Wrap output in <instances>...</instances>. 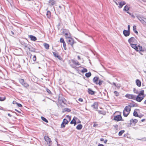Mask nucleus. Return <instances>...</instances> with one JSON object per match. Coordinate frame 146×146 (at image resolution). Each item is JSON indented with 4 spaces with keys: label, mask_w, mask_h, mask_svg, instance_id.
Wrapping results in <instances>:
<instances>
[{
    "label": "nucleus",
    "mask_w": 146,
    "mask_h": 146,
    "mask_svg": "<svg viewBox=\"0 0 146 146\" xmlns=\"http://www.w3.org/2000/svg\"><path fill=\"white\" fill-rule=\"evenodd\" d=\"M131 46L134 49L137 51H143L142 48L141 46L135 44H130Z\"/></svg>",
    "instance_id": "1"
},
{
    "label": "nucleus",
    "mask_w": 146,
    "mask_h": 146,
    "mask_svg": "<svg viewBox=\"0 0 146 146\" xmlns=\"http://www.w3.org/2000/svg\"><path fill=\"white\" fill-rule=\"evenodd\" d=\"M138 122V120L136 119H132L130 120L128 126H134L135 125V123Z\"/></svg>",
    "instance_id": "2"
},
{
    "label": "nucleus",
    "mask_w": 146,
    "mask_h": 146,
    "mask_svg": "<svg viewBox=\"0 0 146 146\" xmlns=\"http://www.w3.org/2000/svg\"><path fill=\"white\" fill-rule=\"evenodd\" d=\"M20 83L24 87H27L29 86V85L23 79H20L19 80Z\"/></svg>",
    "instance_id": "3"
},
{
    "label": "nucleus",
    "mask_w": 146,
    "mask_h": 146,
    "mask_svg": "<svg viewBox=\"0 0 146 146\" xmlns=\"http://www.w3.org/2000/svg\"><path fill=\"white\" fill-rule=\"evenodd\" d=\"M44 139L45 141L47 142V144L49 146H50L52 144V141L50 138L48 136H45L44 137Z\"/></svg>",
    "instance_id": "4"
},
{
    "label": "nucleus",
    "mask_w": 146,
    "mask_h": 146,
    "mask_svg": "<svg viewBox=\"0 0 146 146\" xmlns=\"http://www.w3.org/2000/svg\"><path fill=\"white\" fill-rule=\"evenodd\" d=\"M137 19L143 25L146 24V18L144 17H137Z\"/></svg>",
    "instance_id": "5"
},
{
    "label": "nucleus",
    "mask_w": 146,
    "mask_h": 146,
    "mask_svg": "<svg viewBox=\"0 0 146 146\" xmlns=\"http://www.w3.org/2000/svg\"><path fill=\"white\" fill-rule=\"evenodd\" d=\"M128 42L131 44H136L137 41L134 37H132L128 39Z\"/></svg>",
    "instance_id": "6"
},
{
    "label": "nucleus",
    "mask_w": 146,
    "mask_h": 146,
    "mask_svg": "<svg viewBox=\"0 0 146 146\" xmlns=\"http://www.w3.org/2000/svg\"><path fill=\"white\" fill-rule=\"evenodd\" d=\"M123 114L124 116L127 117L128 115V106H126L123 112Z\"/></svg>",
    "instance_id": "7"
},
{
    "label": "nucleus",
    "mask_w": 146,
    "mask_h": 146,
    "mask_svg": "<svg viewBox=\"0 0 146 146\" xmlns=\"http://www.w3.org/2000/svg\"><path fill=\"white\" fill-rule=\"evenodd\" d=\"M122 117L120 115H117L114 117V119L117 121H119L121 120Z\"/></svg>",
    "instance_id": "8"
},
{
    "label": "nucleus",
    "mask_w": 146,
    "mask_h": 146,
    "mask_svg": "<svg viewBox=\"0 0 146 146\" xmlns=\"http://www.w3.org/2000/svg\"><path fill=\"white\" fill-rule=\"evenodd\" d=\"M68 44H70L72 46H73L74 44V40L73 39L70 38L68 40Z\"/></svg>",
    "instance_id": "9"
},
{
    "label": "nucleus",
    "mask_w": 146,
    "mask_h": 146,
    "mask_svg": "<svg viewBox=\"0 0 146 146\" xmlns=\"http://www.w3.org/2000/svg\"><path fill=\"white\" fill-rule=\"evenodd\" d=\"M139 96H140V95H138L137 97L136 96L135 99L137 102H140L144 98H143V97H139Z\"/></svg>",
    "instance_id": "10"
},
{
    "label": "nucleus",
    "mask_w": 146,
    "mask_h": 146,
    "mask_svg": "<svg viewBox=\"0 0 146 146\" xmlns=\"http://www.w3.org/2000/svg\"><path fill=\"white\" fill-rule=\"evenodd\" d=\"M118 4H119V5L118 6V7L120 9L122 8L123 6L125 5V3L124 1H121L119 2Z\"/></svg>",
    "instance_id": "11"
},
{
    "label": "nucleus",
    "mask_w": 146,
    "mask_h": 146,
    "mask_svg": "<svg viewBox=\"0 0 146 146\" xmlns=\"http://www.w3.org/2000/svg\"><path fill=\"white\" fill-rule=\"evenodd\" d=\"M128 99L135 100L136 96L134 95L128 94Z\"/></svg>",
    "instance_id": "12"
},
{
    "label": "nucleus",
    "mask_w": 146,
    "mask_h": 146,
    "mask_svg": "<svg viewBox=\"0 0 146 146\" xmlns=\"http://www.w3.org/2000/svg\"><path fill=\"white\" fill-rule=\"evenodd\" d=\"M91 106L93 108L97 109L98 106V103L97 102H95Z\"/></svg>",
    "instance_id": "13"
},
{
    "label": "nucleus",
    "mask_w": 146,
    "mask_h": 146,
    "mask_svg": "<svg viewBox=\"0 0 146 146\" xmlns=\"http://www.w3.org/2000/svg\"><path fill=\"white\" fill-rule=\"evenodd\" d=\"M144 91L143 90H142L140 91V92L138 94V95H140V96H139V97H143V98H144Z\"/></svg>",
    "instance_id": "14"
},
{
    "label": "nucleus",
    "mask_w": 146,
    "mask_h": 146,
    "mask_svg": "<svg viewBox=\"0 0 146 146\" xmlns=\"http://www.w3.org/2000/svg\"><path fill=\"white\" fill-rule=\"evenodd\" d=\"M99 79V78L97 77H95L93 79V81L94 83L96 84H98V81Z\"/></svg>",
    "instance_id": "15"
},
{
    "label": "nucleus",
    "mask_w": 146,
    "mask_h": 146,
    "mask_svg": "<svg viewBox=\"0 0 146 146\" xmlns=\"http://www.w3.org/2000/svg\"><path fill=\"white\" fill-rule=\"evenodd\" d=\"M136 84L138 87H140L141 85V82L140 80L137 79L136 81Z\"/></svg>",
    "instance_id": "16"
},
{
    "label": "nucleus",
    "mask_w": 146,
    "mask_h": 146,
    "mask_svg": "<svg viewBox=\"0 0 146 146\" xmlns=\"http://www.w3.org/2000/svg\"><path fill=\"white\" fill-rule=\"evenodd\" d=\"M29 37L32 40L35 41L36 40V38L33 36L31 35H30L29 36Z\"/></svg>",
    "instance_id": "17"
},
{
    "label": "nucleus",
    "mask_w": 146,
    "mask_h": 146,
    "mask_svg": "<svg viewBox=\"0 0 146 146\" xmlns=\"http://www.w3.org/2000/svg\"><path fill=\"white\" fill-rule=\"evenodd\" d=\"M75 118L76 119H77L76 118L74 117L73 119L70 122V123L71 124H74V125H76V120L75 119Z\"/></svg>",
    "instance_id": "18"
},
{
    "label": "nucleus",
    "mask_w": 146,
    "mask_h": 146,
    "mask_svg": "<svg viewBox=\"0 0 146 146\" xmlns=\"http://www.w3.org/2000/svg\"><path fill=\"white\" fill-rule=\"evenodd\" d=\"M88 92L89 94H91V95H94V92L92 91L90 89H88Z\"/></svg>",
    "instance_id": "19"
},
{
    "label": "nucleus",
    "mask_w": 146,
    "mask_h": 146,
    "mask_svg": "<svg viewBox=\"0 0 146 146\" xmlns=\"http://www.w3.org/2000/svg\"><path fill=\"white\" fill-rule=\"evenodd\" d=\"M72 61L73 63L75 64L76 65H80L79 62L77 61L74 60H72Z\"/></svg>",
    "instance_id": "20"
},
{
    "label": "nucleus",
    "mask_w": 146,
    "mask_h": 146,
    "mask_svg": "<svg viewBox=\"0 0 146 146\" xmlns=\"http://www.w3.org/2000/svg\"><path fill=\"white\" fill-rule=\"evenodd\" d=\"M48 18H50L51 17V13L50 11H48L46 14Z\"/></svg>",
    "instance_id": "21"
},
{
    "label": "nucleus",
    "mask_w": 146,
    "mask_h": 146,
    "mask_svg": "<svg viewBox=\"0 0 146 146\" xmlns=\"http://www.w3.org/2000/svg\"><path fill=\"white\" fill-rule=\"evenodd\" d=\"M50 4L53 5L55 3V2L54 0H50L49 2Z\"/></svg>",
    "instance_id": "22"
},
{
    "label": "nucleus",
    "mask_w": 146,
    "mask_h": 146,
    "mask_svg": "<svg viewBox=\"0 0 146 146\" xmlns=\"http://www.w3.org/2000/svg\"><path fill=\"white\" fill-rule=\"evenodd\" d=\"M123 33L124 36H128V31L124 30L123 32Z\"/></svg>",
    "instance_id": "23"
},
{
    "label": "nucleus",
    "mask_w": 146,
    "mask_h": 146,
    "mask_svg": "<svg viewBox=\"0 0 146 146\" xmlns=\"http://www.w3.org/2000/svg\"><path fill=\"white\" fill-rule=\"evenodd\" d=\"M82 127V126L81 124H79L76 127V129L78 130L81 129Z\"/></svg>",
    "instance_id": "24"
},
{
    "label": "nucleus",
    "mask_w": 146,
    "mask_h": 146,
    "mask_svg": "<svg viewBox=\"0 0 146 146\" xmlns=\"http://www.w3.org/2000/svg\"><path fill=\"white\" fill-rule=\"evenodd\" d=\"M113 1L116 4L118 5V3L121 1V0H113Z\"/></svg>",
    "instance_id": "25"
},
{
    "label": "nucleus",
    "mask_w": 146,
    "mask_h": 146,
    "mask_svg": "<svg viewBox=\"0 0 146 146\" xmlns=\"http://www.w3.org/2000/svg\"><path fill=\"white\" fill-rule=\"evenodd\" d=\"M24 47L25 49L27 50L30 49V47L27 44H25L24 45Z\"/></svg>",
    "instance_id": "26"
},
{
    "label": "nucleus",
    "mask_w": 146,
    "mask_h": 146,
    "mask_svg": "<svg viewBox=\"0 0 146 146\" xmlns=\"http://www.w3.org/2000/svg\"><path fill=\"white\" fill-rule=\"evenodd\" d=\"M133 29L134 32L136 33H138V32L136 30V26L134 25L133 27Z\"/></svg>",
    "instance_id": "27"
},
{
    "label": "nucleus",
    "mask_w": 146,
    "mask_h": 146,
    "mask_svg": "<svg viewBox=\"0 0 146 146\" xmlns=\"http://www.w3.org/2000/svg\"><path fill=\"white\" fill-rule=\"evenodd\" d=\"M44 46L45 48L47 49H49V45L46 43H44Z\"/></svg>",
    "instance_id": "28"
},
{
    "label": "nucleus",
    "mask_w": 146,
    "mask_h": 146,
    "mask_svg": "<svg viewBox=\"0 0 146 146\" xmlns=\"http://www.w3.org/2000/svg\"><path fill=\"white\" fill-rule=\"evenodd\" d=\"M91 75V74L90 72H89L88 73H87L85 74V76L87 78L89 77Z\"/></svg>",
    "instance_id": "29"
},
{
    "label": "nucleus",
    "mask_w": 146,
    "mask_h": 146,
    "mask_svg": "<svg viewBox=\"0 0 146 146\" xmlns=\"http://www.w3.org/2000/svg\"><path fill=\"white\" fill-rule=\"evenodd\" d=\"M53 53L54 56L55 57H57L58 58H59V56L58 55L57 53L55 52H53Z\"/></svg>",
    "instance_id": "30"
},
{
    "label": "nucleus",
    "mask_w": 146,
    "mask_h": 146,
    "mask_svg": "<svg viewBox=\"0 0 146 146\" xmlns=\"http://www.w3.org/2000/svg\"><path fill=\"white\" fill-rule=\"evenodd\" d=\"M41 118L42 119L44 122L46 123H48V121L46 119V118H45L44 117H41Z\"/></svg>",
    "instance_id": "31"
},
{
    "label": "nucleus",
    "mask_w": 146,
    "mask_h": 146,
    "mask_svg": "<svg viewBox=\"0 0 146 146\" xmlns=\"http://www.w3.org/2000/svg\"><path fill=\"white\" fill-rule=\"evenodd\" d=\"M123 10L126 11L127 13H128V6L127 5H126L124 7Z\"/></svg>",
    "instance_id": "32"
},
{
    "label": "nucleus",
    "mask_w": 146,
    "mask_h": 146,
    "mask_svg": "<svg viewBox=\"0 0 146 146\" xmlns=\"http://www.w3.org/2000/svg\"><path fill=\"white\" fill-rule=\"evenodd\" d=\"M69 32L66 29H63L62 30V33H63L64 34H65V33H66L67 32Z\"/></svg>",
    "instance_id": "33"
},
{
    "label": "nucleus",
    "mask_w": 146,
    "mask_h": 146,
    "mask_svg": "<svg viewBox=\"0 0 146 146\" xmlns=\"http://www.w3.org/2000/svg\"><path fill=\"white\" fill-rule=\"evenodd\" d=\"M63 122L65 123V124H67L68 123V121L65 119H64Z\"/></svg>",
    "instance_id": "34"
},
{
    "label": "nucleus",
    "mask_w": 146,
    "mask_h": 146,
    "mask_svg": "<svg viewBox=\"0 0 146 146\" xmlns=\"http://www.w3.org/2000/svg\"><path fill=\"white\" fill-rule=\"evenodd\" d=\"M124 132V130H121L120 131L118 135L119 136L121 135Z\"/></svg>",
    "instance_id": "35"
},
{
    "label": "nucleus",
    "mask_w": 146,
    "mask_h": 146,
    "mask_svg": "<svg viewBox=\"0 0 146 146\" xmlns=\"http://www.w3.org/2000/svg\"><path fill=\"white\" fill-rule=\"evenodd\" d=\"M87 72V70L86 68H84L82 70H81V72L82 73L85 72Z\"/></svg>",
    "instance_id": "36"
},
{
    "label": "nucleus",
    "mask_w": 146,
    "mask_h": 146,
    "mask_svg": "<svg viewBox=\"0 0 146 146\" xmlns=\"http://www.w3.org/2000/svg\"><path fill=\"white\" fill-rule=\"evenodd\" d=\"M5 97H0V101H4L5 99Z\"/></svg>",
    "instance_id": "37"
},
{
    "label": "nucleus",
    "mask_w": 146,
    "mask_h": 146,
    "mask_svg": "<svg viewBox=\"0 0 146 146\" xmlns=\"http://www.w3.org/2000/svg\"><path fill=\"white\" fill-rule=\"evenodd\" d=\"M66 124H65V123H63V122H62V123L61 124V128H63L65 127V125Z\"/></svg>",
    "instance_id": "38"
},
{
    "label": "nucleus",
    "mask_w": 146,
    "mask_h": 146,
    "mask_svg": "<svg viewBox=\"0 0 146 146\" xmlns=\"http://www.w3.org/2000/svg\"><path fill=\"white\" fill-rule=\"evenodd\" d=\"M29 51H30L32 52H35V49L33 48H30V49H29Z\"/></svg>",
    "instance_id": "39"
},
{
    "label": "nucleus",
    "mask_w": 146,
    "mask_h": 146,
    "mask_svg": "<svg viewBox=\"0 0 146 146\" xmlns=\"http://www.w3.org/2000/svg\"><path fill=\"white\" fill-rule=\"evenodd\" d=\"M133 115L135 116H138V115L137 112L134 111L133 113Z\"/></svg>",
    "instance_id": "40"
},
{
    "label": "nucleus",
    "mask_w": 146,
    "mask_h": 146,
    "mask_svg": "<svg viewBox=\"0 0 146 146\" xmlns=\"http://www.w3.org/2000/svg\"><path fill=\"white\" fill-rule=\"evenodd\" d=\"M64 110L65 111H67L68 112H70L71 111L70 109L67 108H65Z\"/></svg>",
    "instance_id": "41"
},
{
    "label": "nucleus",
    "mask_w": 146,
    "mask_h": 146,
    "mask_svg": "<svg viewBox=\"0 0 146 146\" xmlns=\"http://www.w3.org/2000/svg\"><path fill=\"white\" fill-rule=\"evenodd\" d=\"M60 42L62 43H64V42H65V41L64 40V39L62 38H61L60 39Z\"/></svg>",
    "instance_id": "42"
},
{
    "label": "nucleus",
    "mask_w": 146,
    "mask_h": 146,
    "mask_svg": "<svg viewBox=\"0 0 146 146\" xmlns=\"http://www.w3.org/2000/svg\"><path fill=\"white\" fill-rule=\"evenodd\" d=\"M103 82V81H101V80H100L99 81V82H98V84L99 85H101L102 84V82Z\"/></svg>",
    "instance_id": "43"
},
{
    "label": "nucleus",
    "mask_w": 146,
    "mask_h": 146,
    "mask_svg": "<svg viewBox=\"0 0 146 146\" xmlns=\"http://www.w3.org/2000/svg\"><path fill=\"white\" fill-rule=\"evenodd\" d=\"M133 92L134 93H136V94H138V91L135 88H134L133 89Z\"/></svg>",
    "instance_id": "44"
},
{
    "label": "nucleus",
    "mask_w": 146,
    "mask_h": 146,
    "mask_svg": "<svg viewBox=\"0 0 146 146\" xmlns=\"http://www.w3.org/2000/svg\"><path fill=\"white\" fill-rule=\"evenodd\" d=\"M63 47L64 48L65 50H66V44L65 42H64V43H63Z\"/></svg>",
    "instance_id": "45"
},
{
    "label": "nucleus",
    "mask_w": 146,
    "mask_h": 146,
    "mask_svg": "<svg viewBox=\"0 0 146 146\" xmlns=\"http://www.w3.org/2000/svg\"><path fill=\"white\" fill-rule=\"evenodd\" d=\"M70 37L71 36L70 35V34H69V35H68L66 36H65L66 38H68V39L71 38Z\"/></svg>",
    "instance_id": "46"
},
{
    "label": "nucleus",
    "mask_w": 146,
    "mask_h": 146,
    "mask_svg": "<svg viewBox=\"0 0 146 146\" xmlns=\"http://www.w3.org/2000/svg\"><path fill=\"white\" fill-rule=\"evenodd\" d=\"M114 93L116 96H118L119 95V93L116 91L114 92Z\"/></svg>",
    "instance_id": "47"
},
{
    "label": "nucleus",
    "mask_w": 146,
    "mask_h": 146,
    "mask_svg": "<svg viewBox=\"0 0 146 146\" xmlns=\"http://www.w3.org/2000/svg\"><path fill=\"white\" fill-rule=\"evenodd\" d=\"M33 59L34 61H35L36 60V57L35 55H34L33 58Z\"/></svg>",
    "instance_id": "48"
},
{
    "label": "nucleus",
    "mask_w": 146,
    "mask_h": 146,
    "mask_svg": "<svg viewBox=\"0 0 146 146\" xmlns=\"http://www.w3.org/2000/svg\"><path fill=\"white\" fill-rule=\"evenodd\" d=\"M17 105L18 107H22V105L20 104H19V103H17Z\"/></svg>",
    "instance_id": "49"
},
{
    "label": "nucleus",
    "mask_w": 146,
    "mask_h": 146,
    "mask_svg": "<svg viewBox=\"0 0 146 146\" xmlns=\"http://www.w3.org/2000/svg\"><path fill=\"white\" fill-rule=\"evenodd\" d=\"M115 86L117 87V88L118 89L120 87V85L119 84H118L116 85Z\"/></svg>",
    "instance_id": "50"
},
{
    "label": "nucleus",
    "mask_w": 146,
    "mask_h": 146,
    "mask_svg": "<svg viewBox=\"0 0 146 146\" xmlns=\"http://www.w3.org/2000/svg\"><path fill=\"white\" fill-rule=\"evenodd\" d=\"M128 14H129L131 16V17H133V18L134 17V15H133V14H131V13H129V12H128Z\"/></svg>",
    "instance_id": "51"
},
{
    "label": "nucleus",
    "mask_w": 146,
    "mask_h": 146,
    "mask_svg": "<svg viewBox=\"0 0 146 146\" xmlns=\"http://www.w3.org/2000/svg\"><path fill=\"white\" fill-rule=\"evenodd\" d=\"M78 101L80 102H82L83 101V100L82 98H79L78 99Z\"/></svg>",
    "instance_id": "52"
},
{
    "label": "nucleus",
    "mask_w": 146,
    "mask_h": 146,
    "mask_svg": "<svg viewBox=\"0 0 146 146\" xmlns=\"http://www.w3.org/2000/svg\"><path fill=\"white\" fill-rule=\"evenodd\" d=\"M13 104H17V103L15 101H14L13 102Z\"/></svg>",
    "instance_id": "53"
},
{
    "label": "nucleus",
    "mask_w": 146,
    "mask_h": 146,
    "mask_svg": "<svg viewBox=\"0 0 146 146\" xmlns=\"http://www.w3.org/2000/svg\"><path fill=\"white\" fill-rule=\"evenodd\" d=\"M70 34L69 32H67V33H65L64 34L65 35V36H66L68 35H69V34Z\"/></svg>",
    "instance_id": "54"
},
{
    "label": "nucleus",
    "mask_w": 146,
    "mask_h": 146,
    "mask_svg": "<svg viewBox=\"0 0 146 146\" xmlns=\"http://www.w3.org/2000/svg\"><path fill=\"white\" fill-rule=\"evenodd\" d=\"M46 91H47V92L49 94H50V93H51V92L50 91V90H49V89H46Z\"/></svg>",
    "instance_id": "55"
},
{
    "label": "nucleus",
    "mask_w": 146,
    "mask_h": 146,
    "mask_svg": "<svg viewBox=\"0 0 146 146\" xmlns=\"http://www.w3.org/2000/svg\"><path fill=\"white\" fill-rule=\"evenodd\" d=\"M66 117L67 118H68L69 119V121L71 120V117H70L69 116L67 115Z\"/></svg>",
    "instance_id": "56"
},
{
    "label": "nucleus",
    "mask_w": 146,
    "mask_h": 146,
    "mask_svg": "<svg viewBox=\"0 0 146 146\" xmlns=\"http://www.w3.org/2000/svg\"><path fill=\"white\" fill-rule=\"evenodd\" d=\"M55 140H56V143H57V146H60V144H58V142H57V139H55Z\"/></svg>",
    "instance_id": "57"
},
{
    "label": "nucleus",
    "mask_w": 146,
    "mask_h": 146,
    "mask_svg": "<svg viewBox=\"0 0 146 146\" xmlns=\"http://www.w3.org/2000/svg\"><path fill=\"white\" fill-rule=\"evenodd\" d=\"M15 111H17V112H18V113H21V112L20 111H19L18 110H17L15 109Z\"/></svg>",
    "instance_id": "58"
},
{
    "label": "nucleus",
    "mask_w": 146,
    "mask_h": 146,
    "mask_svg": "<svg viewBox=\"0 0 146 146\" xmlns=\"http://www.w3.org/2000/svg\"><path fill=\"white\" fill-rule=\"evenodd\" d=\"M128 36H129V30L130 26L129 25H128Z\"/></svg>",
    "instance_id": "59"
},
{
    "label": "nucleus",
    "mask_w": 146,
    "mask_h": 146,
    "mask_svg": "<svg viewBox=\"0 0 146 146\" xmlns=\"http://www.w3.org/2000/svg\"><path fill=\"white\" fill-rule=\"evenodd\" d=\"M98 146H104V145L102 144H98Z\"/></svg>",
    "instance_id": "60"
},
{
    "label": "nucleus",
    "mask_w": 146,
    "mask_h": 146,
    "mask_svg": "<svg viewBox=\"0 0 146 146\" xmlns=\"http://www.w3.org/2000/svg\"><path fill=\"white\" fill-rule=\"evenodd\" d=\"M107 140H105L104 141V143H106L107 142Z\"/></svg>",
    "instance_id": "61"
},
{
    "label": "nucleus",
    "mask_w": 146,
    "mask_h": 146,
    "mask_svg": "<svg viewBox=\"0 0 146 146\" xmlns=\"http://www.w3.org/2000/svg\"><path fill=\"white\" fill-rule=\"evenodd\" d=\"M100 140L101 141H104V139H103V138H101L100 139Z\"/></svg>",
    "instance_id": "62"
},
{
    "label": "nucleus",
    "mask_w": 146,
    "mask_h": 146,
    "mask_svg": "<svg viewBox=\"0 0 146 146\" xmlns=\"http://www.w3.org/2000/svg\"><path fill=\"white\" fill-rule=\"evenodd\" d=\"M78 59L80 60V58L79 56H78Z\"/></svg>",
    "instance_id": "63"
},
{
    "label": "nucleus",
    "mask_w": 146,
    "mask_h": 146,
    "mask_svg": "<svg viewBox=\"0 0 146 146\" xmlns=\"http://www.w3.org/2000/svg\"><path fill=\"white\" fill-rule=\"evenodd\" d=\"M8 115L10 117H11V114L9 113H8Z\"/></svg>",
    "instance_id": "64"
}]
</instances>
